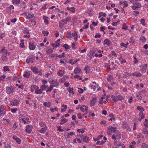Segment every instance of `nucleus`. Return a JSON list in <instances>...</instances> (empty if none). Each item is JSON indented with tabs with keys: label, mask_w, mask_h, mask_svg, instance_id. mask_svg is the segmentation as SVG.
<instances>
[{
	"label": "nucleus",
	"mask_w": 148,
	"mask_h": 148,
	"mask_svg": "<svg viewBox=\"0 0 148 148\" xmlns=\"http://www.w3.org/2000/svg\"><path fill=\"white\" fill-rule=\"evenodd\" d=\"M34 56L33 55H31L29 56L27 59L26 60V62L28 64L30 62L33 63L34 62Z\"/></svg>",
	"instance_id": "nucleus-1"
},
{
	"label": "nucleus",
	"mask_w": 148,
	"mask_h": 148,
	"mask_svg": "<svg viewBox=\"0 0 148 148\" xmlns=\"http://www.w3.org/2000/svg\"><path fill=\"white\" fill-rule=\"evenodd\" d=\"M147 66V64H145L143 65L142 64L140 67V71L143 73L145 72Z\"/></svg>",
	"instance_id": "nucleus-2"
},
{
	"label": "nucleus",
	"mask_w": 148,
	"mask_h": 148,
	"mask_svg": "<svg viewBox=\"0 0 148 148\" xmlns=\"http://www.w3.org/2000/svg\"><path fill=\"white\" fill-rule=\"evenodd\" d=\"M8 53V51L6 49L3 53L1 57V59L3 61H5Z\"/></svg>",
	"instance_id": "nucleus-3"
},
{
	"label": "nucleus",
	"mask_w": 148,
	"mask_h": 148,
	"mask_svg": "<svg viewBox=\"0 0 148 148\" xmlns=\"http://www.w3.org/2000/svg\"><path fill=\"white\" fill-rule=\"evenodd\" d=\"M141 7L140 4L138 3L137 2L133 4V5L132 6V8L133 9H136L137 8H140Z\"/></svg>",
	"instance_id": "nucleus-4"
},
{
	"label": "nucleus",
	"mask_w": 148,
	"mask_h": 148,
	"mask_svg": "<svg viewBox=\"0 0 148 148\" xmlns=\"http://www.w3.org/2000/svg\"><path fill=\"white\" fill-rule=\"evenodd\" d=\"M14 89L12 87H8L6 89V92L8 94H10L12 92L14 91Z\"/></svg>",
	"instance_id": "nucleus-5"
},
{
	"label": "nucleus",
	"mask_w": 148,
	"mask_h": 148,
	"mask_svg": "<svg viewBox=\"0 0 148 148\" xmlns=\"http://www.w3.org/2000/svg\"><path fill=\"white\" fill-rule=\"evenodd\" d=\"M19 104L18 100L14 99L11 102V104L13 106H17Z\"/></svg>",
	"instance_id": "nucleus-6"
},
{
	"label": "nucleus",
	"mask_w": 148,
	"mask_h": 148,
	"mask_svg": "<svg viewBox=\"0 0 148 148\" xmlns=\"http://www.w3.org/2000/svg\"><path fill=\"white\" fill-rule=\"evenodd\" d=\"M32 126L30 125H28L26 126V131L28 133L30 134L32 130Z\"/></svg>",
	"instance_id": "nucleus-7"
},
{
	"label": "nucleus",
	"mask_w": 148,
	"mask_h": 148,
	"mask_svg": "<svg viewBox=\"0 0 148 148\" xmlns=\"http://www.w3.org/2000/svg\"><path fill=\"white\" fill-rule=\"evenodd\" d=\"M25 14L26 16V18L29 19L34 17V14H31L30 13H29L28 14L27 13H25Z\"/></svg>",
	"instance_id": "nucleus-8"
},
{
	"label": "nucleus",
	"mask_w": 148,
	"mask_h": 148,
	"mask_svg": "<svg viewBox=\"0 0 148 148\" xmlns=\"http://www.w3.org/2000/svg\"><path fill=\"white\" fill-rule=\"evenodd\" d=\"M116 127H113L112 126H109L108 127V129L110 130L111 132L116 133V132H117L116 130Z\"/></svg>",
	"instance_id": "nucleus-9"
},
{
	"label": "nucleus",
	"mask_w": 148,
	"mask_h": 148,
	"mask_svg": "<svg viewBox=\"0 0 148 148\" xmlns=\"http://www.w3.org/2000/svg\"><path fill=\"white\" fill-rule=\"evenodd\" d=\"M96 100V98L93 97L90 101V105L92 106H94L95 104Z\"/></svg>",
	"instance_id": "nucleus-10"
},
{
	"label": "nucleus",
	"mask_w": 148,
	"mask_h": 148,
	"mask_svg": "<svg viewBox=\"0 0 148 148\" xmlns=\"http://www.w3.org/2000/svg\"><path fill=\"white\" fill-rule=\"evenodd\" d=\"M30 71H26L23 75V76L26 78H28L30 75Z\"/></svg>",
	"instance_id": "nucleus-11"
},
{
	"label": "nucleus",
	"mask_w": 148,
	"mask_h": 148,
	"mask_svg": "<svg viewBox=\"0 0 148 148\" xmlns=\"http://www.w3.org/2000/svg\"><path fill=\"white\" fill-rule=\"evenodd\" d=\"M82 138L84 142L86 143H88L89 140V138L86 136H82Z\"/></svg>",
	"instance_id": "nucleus-12"
},
{
	"label": "nucleus",
	"mask_w": 148,
	"mask_h": 148,
	"mask_svg": "<svg viewBox=\"0 0 148 148\" xmlns=\"http://www.w3.org/2000/svg\"><path fill=\"white\" fill-rule=\"evenodd\" d=\"M131 75L137 77H140L142 76V74L139 73L138 72H135L133 73L130 74V75Z\"/></svg>",
	"instance_id": "nucleus-13"
},
{
	"label": "nucleus",
	"mask_w": 148,
	"mask_h": 148,
	"mask_svg": "<svg viewBox=\"0 0 148 148\" xmlns=\"http://www.w3.org/2000/svg\"><path fill=\"white\" fill-rule=\"evenodd\" d=\"M120 5H121V6L123 8H125L127 7L128 5L127 2L126 1L123 2L122 3L121 2H119Z\"/></svg>",
	"instance_id": "nucleus-14"
},
{
	"label": "nucleus",
	"mask_w": 148,
	"mask_h": 148,
	"mask_svg": "<svg viewBox=\"0 0 148 148\" xmlns=\"http://www.w3.org/2000/svg\"><path fill=\"white\" fill-rule=\"evenodd\" d=\"M111 43V42L108 39H105L104 41V44L107 45L108 46H110V44Z\"/></svg>",
	"instance_id": "nucleus-15"
},
{
	"label": "nucleus",
	"mask_w": 148,
	"mask_h": 148,
	"mask_svg": "<svg viewBox=\"0 0 148 148\" xmlns=\"http://www.w3.org/2000/svg\"><path fill=\"white\" fill-rule=\"evenodd\" d=\"M31 69L33 72L35 73L36 74L38 72L37 68L35 67H32Z\"/></svg>",
	"instance_id": "nucleus-16"
},
{
	"label": "nucleus",
	"mask_w": 148,
	"mask_h": 148,
	"mask_svg": "<svg viewBox=\"0 0 148 148\" xmlns=\"http://www.w3.org/2000/svg\"><path fill=\"white\" fill-rule=\"evenodd\" d=\"M143 133L144 134H148V128L146 127L144 128L143 130Z\"/></svg>",
	"instance_id": "nucleus-17"
},
{
	"label": "nucleus",
	"mask_w": 148,
	"mask_h": 148,
	"mask_svg": "<svg viewBox=\"0 0 148 148\" xmlns=\"http://www.w3.org/2000/svg\"><path fill=\"white\" fill-rule=\"evenodd\" d=\"M120 132L119 131H117L115 133V135L116 137H117L119 139H121V134H120Z\"/></svg>",
	"instance_id": "nucleus-18"
},
{
	"label": "nucleus",
	"mask_w": 148,
	"mask_h": 148,
	"mask_svg": "<svg viewBox=\"0 0 148 148\" xmlns=\"http://www.w3.org/2000/svg\"><path fill=\"white\" fill-rule=\"evenodd\" d=\"M29 48L31 50H33L35 48V46L33 43H29Z\"/></svg>",
	"instance_id": "nucleus-19"
},
{
	"label": "nucleus",
	"mask_w": 148,
	"mask_h": 148,
	"mask_svg": "<svg viewBox=\"0 0 148 148\" xmlns=\"http://www.w3.org/2000/svg\"><path fill=\"white\" fill-rule=\"evenodd\" d=\"M81 71V70L78 67H76L75 69L74 72L75 74L77 73H79Z\"/></svg>",
	"instance_id": "nucleus-20"
},
{
	"label": "nucleus",
	"mask_w": 148,
	"mask_h": 148,
	"mask_svg": "<svg viewBox=\"0 0 148 148\" xmlns=\"http://www.w3.org/2000/svg\"><path fill=\"white\" fill-rule=\"evenodd\" d=\"M137 108L140 112H143L145 110V109L142 107L141 106H138Z\"/></svg>",
	"instance_id": "nucleus-21"
},
{
	"label": "nucleus",
	"mask_w": 148,
	"mask_h": 148,
	"mask_svg": "<svg viewBox=\"0 0 148 148\" xmlns=\"http://www.w3.org/2000/svg\"><path fill=\"white\" fill-rule=\"evenodd\" d=\"M12 2L14 5H17L20 3V0H12Z\"/></svg>",
	"instance_id": "nucleus-22"
},
{
	"label": "nucleus",
	"mask_w": 148,
	"mask_h": 148,
	"mask_svg": "<svg viewBox=\"0 0 148 148\" xmlns=\"http://www.w3.org/2000/svg\"><path fill=\"white\" fill-rule=\"evenodd\" d=\"M116 100H117V102L119 100H123L124 98L123 97L120 95L117 96L116 97Z\"/></svg>",
	"instance_id": "nucleus-23"
},
{
	"label": "nucleus",
	"mask_w": 148,
	"mask_h": 148,
	"mask_svg": "<svg viewBox=\"0 0 148 148\" xmlns=\"http://www.w3.org/2000/svg\"><path fill=\"white\" fill-rule=\"evenodd\" d=\"M43 105L45 106H47L48 108L50 107L51 105V103L50 102H45L43 103Z\"/></svg>",
	"instance_id": "nucleus-24"
},
{
	"label": "nucleus",
	"mask_w": 148,
	"mask_h": 148,
	"mask_svg": "<svg viewBox=\"0 0 148 148\" xmlns=\"http://www.w3.org/2000/svg\"><path fill=\"white\" fill-rule=\"evenodd\" d=\"M119 60L121 62V64L123 63H125L126 62V60L125 59H123L121 56H120Z\"/></svg>",
	"instance_id": "nucleus-25"
},
{
	"label": "nucleus",
	"mask_w": 148,
	"mask_h": 148,
	"mask_svg": "<svg viewBox=\"0 0 148 148\" xmlns=\"http://www.w3.org/2000/svg\"><path fill=\"white\" fill-rule=\"evenodd\" d=\"M109 116L111 117V118L108 120L109 121H112L113 119L114 121L115 120L113 114L111 113L110 114Z\"/></svg>",
	"instance_id": "nucleus-26"
},
{
	"label": "nucleus",
	"mask_w": 148,
	"mask_h": 148,
	"mask_svg": "<svg viewBox=\"0 0 148 148\" xmlns=\"http://www.w3.org/2000/svg\"><path fill=\"white\" fill-rule=\"evenodd\" d=\"M13 138L18 144H20L21 143V140L19 138H17V137H16L15 136H14L13 137Z\"/></svg>",
	"instance_id": "nucleus-27"
},
{
	"label": "nucleus",
	"mask_w": 148,
	"mask_h": 148,
	"mask_svg": "<svg viewBox=\"0 0 148 148\" xmlns=\"http://www.w3.org/2000/svg\"><path fill=\"white\" fill-rule=\"evenodd\" d=\"M113 77L111 75H109L107 78V80L109 82H111L113 80Z\"/></svg>",
	"instance_id": "nucleus-28"
},
{
	"label": "nucleus",
	"mask_w": 148,
	"mask_h": 148,
	"mask_svg": "<svg viewBox=\"0 0 148 148\" xmlns=\"http://www.w3.org/2000/svg\"><path fill=\"white\" fill-rule=\"evenodd\" d=\"M35 92L37 94H40L42 93V91L41 90V89H39L38 88V89L36 90Z\"/></svg>",
	"instance_id": "nucleus-29"
},
{
	"label": "nucleus",
	"mask_w": 148,
	"mask_h": 148,
	"mask_svg": "<svg viewBox=\"0 0 148 148\" xmlns=\"http://www.w3.org/2000/svg\"><path fill=\"white\" fill-rule=\"evenodd\" d=\"M48 18L46 17V16H44L43 17V18L44 20V22L46 24L48 25L49 23V22L48 21L47 19Z\"/></svg>",
	"instance_id": "nucleus-30"
},
{
	"label": "nucleus",
	"mask_w": 148,
	"mask_h": 148,
	"mask_svg": "<svg viewBox=\"0 0 148 148\" xmlns=\"http://www.w3.org/2000/svg\"><path fill=\"white\" fill-rule=\"evenodd\" d=\"M62 107H64V108H62L61 110V112H65L67 109V106L66 105H63L62 106Z\"/></svg>",
	"instance_id": "nucleus-31"
},
{
	"label": "nucleus",
	"mask_w": 148,
	"mask_h": 148,
	"mask_svg": "<svg viewBox=\"0 0 148 148\" xmlns=\"http://www.w3.org/2000/svg\"><path fill=\"white\" fill-rule=\"evenodd\" d=\"M68 121V119H66L65 118H63V119L61 120L60 124L62 125V124Z\"/></svg>",
	"instance_id": "nucleus-32"
},
{
	"label": "nucleus",
	"mask_w": 148,
	"mask_h": 148,
	"mask_svg": "<svg viewBox=\"0 0 148 148\" xmlns=\"http://www.w3.org/2000/svg\"><path fill=\"white\" fill-rule=\"evenodd\" d=\"M54 86H55L53 85H51L46 90V92L50 91H51L53 88V87Z\"/></svg>",
	"instance_id": "nucleus-33"
},
{
	"label": "nucleus",
	"mask_w": 148,
	"mask_h": 148,
	"mask_svg": "<svg viewBox=\"0 0 148 148\" xmlns=\"http://www.w3.org/2000/svg\"><path fill=\"white\" fill-rule=\"evenodd\" d=\"M130 73H129L127 72H125L123 74V77L124 78H125L128 77L129 75H130Z\"/></svg>",
	"instance_id": "nucleus-34"
},
{
	"label": "nucleus",
	"mask_w": 148,
	"mask_h": 148,
	"mask_svg": "<svg viewBox=\"0 0 148 148\" xmlns=\"http://www.w3.org/2000/svg\"><path fill=\"white\" fill-rule=\"evenodd\" d=\"M47 127L42 128L40 130V133H44L46 130Z\"/></svg>",
	"instance_id": "nucleus-35"
},
{
	"label": "nucleus",
	"mask_w": 148,
	"mask_h": 148,
	"mask_svg": "<svg viewBox=\"0 0 148 148\" xmlns=\"http://www.w3.org/2000/svg\"><path fill=\"white\" fill-rule=\"evenodd\" d=\"M47 52L48 53H49L50 54H52L53 52V50L51 48L48 49L47 50Z\"/></svg>",
	"instance_id": "nucleus-36"
},
{
	"label": "nucleus",
	"mask_w": 148,
	"mask_h": 148,
	"mask_svg": "<svg viewBox=\"0 0 148 148\" xmlns=\"http://www.w3.org/2000/svg\"><path fill=\"white\" fill-rule=\"evenodd\" d=\"M63 47L65 48L66 49H70L71 48L70 46L67 44H64L63 45Z\"/></svg>",
	"instance_id": "nucleus-37"
},
{
	"label": "nucleus",
	"mask_w": 148,
	"mask_h": 148,
	"mask_svg": "<svg viewBox=\"0 0 148 148\" xmlns=\"http://www.w3.org/2000/svg\"><path fill=\"white\" fill-rule=\"evenodd\" d=\"M75 135V133L73 132H70L69 133H68V134L66 135L67 137L68 138H70L69 135H71V136H72L73 135Z\"/></svg>",
	"instance_id": "nucleus-38"
},
{
	"label": "nucleus",
	"mask_w": 148,
	"mask_h": 148,
	"mask_svg": "<svg viewBox=\"0 0 148 148\" xmlns=\"http://www.w3.org/2000/svg\"><path fill=\"white\" fill-rule=\"evenodd\" d=\"M67 37L68 38H70L72 37L71 33V32H68L66 34Z\"/></svg>",
	"instance_id": "nucleus-39"
},
{
	"label": "nucleus",
	"mask_w": 148,
	"mask_h": 148,
	"mask_svg": "<svg viewBox=\"0 0 148 148\" xmlns=\"http://www.w3.org/2000/svg\"><path fill=\"white\" fill-rule=\"evenodd\" d=\"M122 29L125 30H127V26L125 23H124L123 24V27H122Z\"/></svg>",
	"instance_id": "nucleus-40"
},
{
	"label": "nucleus",
	"mask_w": 148,
	"mask_h": 148,
	"mask_svg": "<svg viewBox=\"0 0 148 148\" xmlns=\"http://www.w3.org/2000/svg\"><path fill=\"white\" fill-rule=\"evenodd\" d=\"M56 110V111H57L58 110V109L57 108H50V110L51 111L53 112H54V110Z\"/></svg>",
	"instance_id": "nucleus-41"
},
{
	"label": "nucleus",
	"mask_w": 148,
	"mask_h": 148,
	"mask_svg": "<svg viewBox=\"0 0 148 148\" xmlns=\"http://www.w3.org/2000/svg\"><path fill=\"white\" fill-rule=\"evenodd\" d=\"M139 116L142 119H144L145 117V114H143V112H140L139 113Z\"/></svg>",
	"instance_id": "nucleus-42"
},
{
	"label": "nucleus",
	"mask_w": 148,
	"mask_h": 148,
	"mask_svg": "<svg viewBox=\"0 0 148 148\" xmlns=\"http://www.w3.org/2000/svg\"><path fill=\"white\" fill-rule=\"evenodd\" d=\"M62 71L61 70H59L58 71L57 73L60 76H63V74L62 73Z\"/></svg>",
	"instance_id": "nucleus-43"
},
{
	"label": "nucleus",
	"mask_w": 148,
	"mask_h": 148,
	"mask_svg": "<svg viewBox=\"0 0 148 148\" xmlns=\"http://www.w3.org/2000/svg\"><path fill=\"white\" fill-rule=\"evenodd\" d=\"M73 89L72 88H69V89H68L69 93H72L73 94H74V92L73 91Z\"/></svg>",
	"instance_id": "nucleus-44"
},
{
	"label": "nucleus",
	"mask_w": 148,
	"mask_h": 148,
	"mask_svg": "<svg viewBox=\"0 0 148 148\" xmlns=\"http://www.w3.org/2000/svg\"><path fill=\"white\" fill-rule=\"evenodd\" d=\"M71 18L69 16L67 17V18H66V19L65 20V24H67V22H69L71 20Z\"/></svg>",
	"instance_id": "nucleus-45"
},
{
	"label": "nucleus",
	"mask_w": 148,
	"mask_h": 148,
	"mask_svg": "<svg viewBox=\"0 0 148 148\" xmlns=\"http://www.w3.org/2000/svg\"><path fill=\"white\" fill-rule=\"evenodd\" d=\"M111 97L112 99V100L114 101V102H117V100H116V97L114 95H112L111 96Z\"/></svg>",
	"instance_id": "nucleus-46"
},
{
	"label": "nucleus",
	"mask_w": 148,
	"mask_h": 148,
	"mask_svg": "<svg viewBox=\"0 0 148 148\" xmlns=\"http://www.w3.org/2000/svg\"><path fill=\"white\" fill-rule=\"evenodd\" d=\"M141 148H148V145L144 143L142 144Z\"/></svg>",
	"instance_id": "nucleus-47"
},
{
	"label": "nucleus",
	"mask_w": 148,
	"mask_h": 148,
	"mask_svg": "<svg viewBox=\"0 0 148 148\" xmlns=\"http://www.w3.org/2000/svg\"><path fill=\"white\" fill-rule=\"evenodd\" d=\"M3 69H4V71H10V70L9 69L8 66H4L3 67Z\"/></svg>",
	"instance_id": "nucleus-48"
},
{
	"label": "nucleus",
	"mask_w": 148,
	"mask_h": 148,
	"mask_svg": "<svg viewBox=\"0 0 148 148\" xmlns=\"http://www.w3.org/2000/svg\"><path fill=\"white\" fill-rule=\"evenodd\" d=\"M145 20L143 18L141 19L140 20L141 24H142V25L143 26H145Z\"/></svg>",
	"instance_id": "nucleus-49"
},
{
	"label": "nucleus",
	"mask_w": 148,
	"mask_h": 148,
	"mask_svg": "<svg viewBox=\"0 0 148 148\" xmlns=\"http://www.w3.org/2000/svg\"><path fill=\"white\" fill-rule=\"evenodd\" d=\"M42 32L44 34V35L45 36H47L49 33V32L47 31H45L43 30L42 31Z\"/></svg>",
	"instance_id": "nucleus-50"
},
{
	"label": "nucleus",
	"mask_w": 148,
	"mask_h": 148,
	"mask_svg": "<svg viewBox=\"0 0 148 148\" xmlns=\"http://www.w3.org/2000/svg\"><path fill=\"white\" fill-rule=\"evenodd\" d=\"M77 32L76 31H75L73 33L71 34L72 37V36H77Z\"/></svg>",
	"instance_id": "nucleus-51"
},
{
	"label": "nucleus",
	"mask_w": 148,
	"mask_h": 148,
	"mask_svg": "<svg viewBox=\"0 0 148 148\" xmlns=\"http://www.w3.org/2000/svg\"><path fill=\"white\" fill-rule=\"evenodd\" d=\"M4 106L3 105H1L0 106V113L4 110Z\"/></svg>",
	"instance_id": "nucleus-52"
},
{
	"label": "nucleus",
	"mask_w": 148,
	"mask_h": 148,
	"mask_svg": "<svg viewBox=\"0 0 148 148\" xmlns=\"http://www.w3.org/2000/svg\"><path fill=\"white\" fill-rule=\"evenodd\" d=\"M17 109L16 108H12L11 109V111L13 113H15L16 111L17 110Z\"/></svg>",
	"instance_id": "nucleus-53"
},
{
	"label": "nucleus",
	"mask_w": 148,
	"mask_h": 148,
	"mask_svg": "<svg viewBox=\"0 0 148 148\" xmlns=\"http://www.w3.org/2000/svg\"><path fill=\"white\" fill-rule=\"evenodd\" d=\"M85 107V106L83 105L80 108L82 112H84V111L85 109L84 108Z\"/></svg>",
	"instance_id": "nucleus-54"
},
{
	"label": "nucleus",
	"mask_w": 148,
	"mask_h": 148,
	"mask_svg": "<svg viewBox=\"0 0 148 148\" xmlns=\"http://www.w3.org/2000/svg\"><path fill=\"white\" fill-rule=\"evenodd\" d=\"M61 126H59L58 127V131L60 132H62L64 131V130L62 129H61Z\"/></svg>",
	"instance_id": "nucleus-55"
},
{
	"label": "nucleus",
	"mask_w": 148,
	"mask_h": 148,
	"mask_svg": "<svg viewBox=\"0 0 148 148\" xmlns=\"http://www.w3.org/2000/svg\"><path fill=\"white\" fill-rule=\"evenodd\" d=\"M31 87L32 88H33V89H34L35 90L38 89V86H36L35 85H32L31 86Z\"/></svg>",
	"instance_id": "nucleus-56"
},
{
	"label": "nucleus",
	"mask_w": 148,
	"mask_h": 148,
	"mask_svg": "<svg viewBox=\"0 0 148 148\" xmlns=\"http://www.w3.org/2000/svg\"><path fill=\"white\" fill-rule=\"evenodd\" d=\"M99 14H101V16H102L104 17H105L106 16V14L105 13L103 12H99Z\"/></svg>",
	"instance_id": "nucleus-57"
},
{
	"label": "nucleus",
	"mask_w": 148,
	"mask_h": 148,
	"mask_svg": "<svg viewBox=\"0 0 148 148\" xmlns=\"http://www.w3.org/2000/svg\"><path fill=\"white\" fill-rule=\"evenodd\" d=\"M78 91L79 93H83V90L82 88H78Z\"/></svg>",
	"instance_id": "nucleus-58"
},
{
	"label": "nucleus",
	"mask_w": 148,
	"mask_h": 148,
	"mask_svg": "<svg viewBox=\"0 0 148 148\" xmlns=\"http://www.w3.org/2000/svg\"><path fill=\"white\" fill-rule=\"evenodd\" d=\"M25 116L23 114H20L19 115V118L20 120H22V119H24Z\"/></svg>",
	"instance_id": "nucleus-59"
},
{
	"label": "nucleus",
	"mask_w": 148,
	"mask_h": 148,
	"mask_svg": "<svg viewBox=\"0 0 148 148\" xmlns=\"http://www.w3.org/2000/svg\"><path fill=\"white\" fill-rule=\"evenodd\" d=\"M101 36V35L100 34H96V35H95V38H100Z\"/></svg>",
	"instance_id": "nucleus-60"
},
{
	"label": "nucleus",
	"mask_w": 148,
	"mask_h": 148,
	"mask_svg": "<svg viewBox=\"0 0 148 148\" xmlns=\"http://www.w3.org/2000/svg\"><path fill=\"white\" fill-rule=\"evenodd\" d=\"M40 88L42 90H45L46 89L45 88L44 86V85H42V86H40Z\"/></svg>",
	"instance_id": "nucleus-61"
},
{
	"label": "nucleus",
	"mask_w": 148,
	"mask_h": 148,
	"mask_svg": "<svg viewBox=\"0 0 148 148\" xmlns=\"http://www.w3.org/2000/svg\"><path fill=\"white\" fill-rule=\"evenodd\" d=\"M134 14L135 15H137L139 14V12L138 11H134Z\"/></svg>",
	"instance_id": "nucleus-62"
},
{
	"label": "nucleus",
	"mask_w": 148,
	"mask_h": 148,
	"mask_svg": "<svg viewBox=\"0 0 148 148\" xmlns=\"http://www.w3.org/2000/svg\"><path fill=\"white\" fill-rule=\"evenodd\" d=\"M5 77V75H1L0 77V80H4L3 79H4Z\"/></svg>",
	"instance_id": "nucleus-63"
},
{
	"label": "nucleus",
	"mask_w": 148,
	"mask_h": 148,
	"mask_svg": "<svg viewBox=\"0 0 148 148\" xmlns=\"http://www.w3.org/2000/svg\"><path fill=\"white\" fill-rule=\"evenodd\" d=\"M64 84L66 87H67L69 85V82H66L64 83Z\"/></svg>",
	"instance_id": "nucleus-64"
}]
</instances>
